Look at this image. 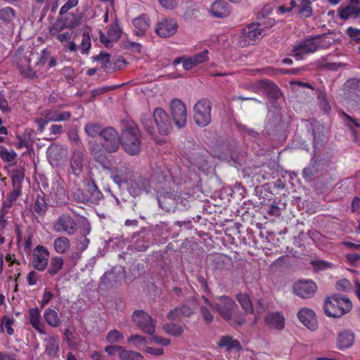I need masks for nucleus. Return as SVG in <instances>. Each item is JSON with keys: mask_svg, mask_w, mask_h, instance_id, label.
<instances>
[{"mask_svg": "<svg viewBox=\"0 0 360 360\" xmlns=\"http://www.w3.org/2000/svg\"><path fill=\"white\" fill-rule=\"evenodd\" d=\"M169 110L175 125L178 128L184 127L187 122L185 104L179 98H173L169 103Z\"/></svg>", "mask_w": 360, "mask_h": 360, "instance_id": "9d476101", "label": "nucleus"}, {"mask_svg": "<svg viewBox=\"0 0 360 360\" xmlns=\"http://www.w3.org/2000/svg\"><path fill=\"white\" fill-rule=\"evenodd\" d=\"M347 34L354 41L360 42V30L349 27L346 30Z\"/></svg>", "mask_w": 360, "mask_h": 360, "instance_id": "bf43d9fd", "label": "nucleus"}, {"mask_svg": "<svg viewBox=\"0 0 360 360\" xmlns=\"http://www.w3.org/2000/svg\"><path fill=\"white\" fill-rule=\"evenodd\" d=\"M64 266V260L61 257L54 256L51 258L49 266L47 273L51 276H55L59 274Z\"/></svg>", "mask_w": 360, "mask_h": 360, "instance_id": "473e14b6", "label": "nucleus"}, {"mask_svg": "<svg viewBox=\"0 0 360 360\" xmlns=\"http://www.w3.org/2000/svg\"><path fill=\"white\" fill-rule=\"evenodd\" d=\"M49 252L42 246L37 245L33 252V266L38 271H44L48 266Z\"/></svg>", "mask_w": 360, "mask_h": 360, "instance_id": "2eb2a0df", "label": "nucleus"}, {"mask_svg": "<svg viewBox=\"0 0 360 360\" xmlns=\"http://www.w3.org/2000/svg\"><path fill=\"white\" fill-rule=\"evenodd\" d=\"M72 198L77 202L98 204L103 198V194L95 182L91 181L87 183L83 188L75 190L72 193Z\"/></svg>", "mask_w": 360, "mask_h": 360, "instance_id": "39448f33", "label": "nucleus"}, {"mask_svg": "<svg viewBox=\"0 0 360 360\" xmlns=\"http://www.w3.org/2000/svg\"><path fill=\"white\" fill-rule=\"evenodd\" d=\"M267 213L274 217H279L281 215L280 208L276 203L270 205Z\"/></svg>", "mask_w": 360, "mask_h": 360, "instance_id": "338daca9", "label": "nucleus"}, {"mask_svg": "<svg viewBox=\"0 0 360 360\" xmlns=\"http://www.w3.org/2000/svg\"><path fill=\"white\" fill-rule=\"evenodd\" d=\"M360 13V1L349 0V4L343 8H340L338 15L341 19L348 20L349 18H355Z\"/></svg>", "mask_w": 360, "mask_h": 360, "instance_id": "aec40b11", "label": "nucleus"}, {"mask_svg": "<svg viewBox=\"0 0 360 360\" xmlns=\"http://www.w3.org/2000/svg\"><path fill=\"white\" fill-rule=\"evenodd\" d=\"M237 308L236 302L228 296L219 297L217 302L214 303V310L225 321H230Z\"/></svg>", "mask_w": 360, "mask_h": 360, "instance_id": "9b49d317", "label": "nucleus"}, {"mask_svg": "<svg viewBox=\"0 0 360 360\" xmlns=\"http://www.w3.org/2000/svg\"><path fill=\"white\" fill-rule=\"evenodd\" d=\"M212 103L207 98L198 100L193 107V118L200 127L207 126L211 122Z\"/></svg>", "mask_w": 360, "mask_h": 360, "instance_id": "423d86ee", "label": "nucleus"}, {"mask_svg": "<svg viewBox=\"0 0 360 360\" xmlns=\"http://www.w3.org/2000/svg\"><path fill=\"white\" fill-rule=\"evenodd\" d=\"M72 34V32L69 30L63 33H58L56 34L57 39L61 43L67 42L68 40L71 39Z\"/></svg>", "mask_w": 360, "mask_h": 360, "instance_id": "0e129e2a", "label": "nucleus"}, {"mask_svg": "<svg viewBox=\"0 0 360 360\" xmlns=\"http://www.w3.org/2000/svg\"><path fill=\"white\" fill-rule=\"evenodd\" d=\"M121 144L124 151L134 155L141 150V141L139 129L134 122H129L122 129L121 134Z\"/></svg>", "mask_w": 360, "mask_h": 360, "instance_id": "7ed1b4c3", "label": "nucleus"}, {"mask_svg": "<svg viewBox=\"0 0 360 360\" xmlns=\"http://www.w3.org/2000/svg\"><path fill=\"white\" fill-rule=\"evenodd\" d=\"M30 60L27 58L21 60L18 65V69L20 72L24 77L28 78H34L37 77V72L31 68L30 64Z\"/></svg>", "mask_w": 360, "mask_h": 360, "instance_id": "4c0bfd02", "label": "nucleus"}, {"mask_svg": "<svg viewBox=\"0 0 360 360\" xmlns=\"http://www.w3.org/2000/svg\"><path fill=\"white\" fill-rule=\"evenodd\" d=\"M237 300L240 304L242 308L247 313H252L253 307L251 300L248 295L240 293L237 295Z\"/></svg>", "mask_w": 360, "mask_h": 360, "instance_id": "a19ab883", "label": "nucleus"}, {"mask_svg": "<svg viewBox=\"0 0 360 360\" xmlns=\"http://www.w3.org/2000/svg\"><path fill=\"white\" fill-rule=\"evenodd\" d=\"M184 316L183 312L180 307H176L169 311L167 319L171 321H177Z\"/></svg>", "mask_w": 360, "mask_h": 360, "instance_id": "4d7b16f0", "label": "nucleus"}, {"mask_svg": "<svg viewBox=\"0 0 360 360\" xmlns=\"http://www.w3.org/2000/svg\"><path fill=\"white\" fill-rule=\"evenodd\" d=\"M24 179V174L20 171H16L15 174L13 175V186H21V183Z\"/></svg>", "mask_w": 360, "mask_h": 360, "instance_id": "e2e57ef3", "label": "nucleus"}, {"mask_svg": "<svg viewBox=\"0 0 360 360\" xmlns=\"http://www.w3.org/2000/svg\"><path fill=\"white\" fill-rule=\"evenodd\" d=\"M127 190L133 196L140 195L142 191L147 193L150 191V182L148 179L141 176H134L128 183Z\"/></svg>", "mask_w": 360, "mask_h": 360, "instance_id": "dca6fc26", "label": "nucleus"}, {"mask_svg": "<svg viewBox=\"0 0 360 360\" xmlns=\"http://www.w3.org/2000/svg\"><path fill=\"white\" fill-rule=\"evenodd\" d=\"M265 322L272 328L282 330L285 326V319L278 312L269 314L265 317Z\"/></svg>", "mask_w": 360, "mask_h": 360, "instance_id": "a878e982", "label": "nucleus"}, {"mask_svg": "<svg viewBox=\"0 0 360 360\" xmlns=\"http://www.w3.org/2000/svg\"><path fill=\"white\" fill-rule=\"evenodd\" d=\"M343 95L347 99L356 100L360 96V79L352 78L343 86Z\"/></svg>", "mask_w": 360, "mask_h": 360, "instance_id": "6ab92c4d", "label": "nucleus"}, {"mask_svg": "<svg viewBox=\"0 0 360 360\" xmlns=\"http://www.w3.org/2000/svg\"><path fill=\"white\" fill-rule=\"evenodd\" d=\"M72 113L69 111L61 110L58 108H52L45 110L43 117L37 119L36 122L39 126V130L42 132L45 126L51 122H63L69 120Z\"/></svg>", "mask_w": 360, "mask_h": 360, "instance_id": "1a4fd4ad", "label": "nucleus"}, {"mask_svg": "<svg viewBox=\"0 0 360 360\" xmlns=\"http://www.w3.org/2000/svg\"><path fill=\"white\" fill-rule=\"evenodd\" d=\"M317 286L311 280H301L295 283L293 286L294 292L302 298L311 297L316 291Z\"/></svg>", "mask_w": 360, "mask_h": 360, "instance_id": "ddd939ff", "label": "nucleus"}, {"mask_svg": "<svg viewBox=\"0 0 360 360\" xmlns=\"http://www.w3.org/2000/svg\"><path fill=\"white\" fill-rule=\"evenodd\" d=\"M29 321L32 327L41 334H44L39 309L37 307L28 310Z\"/></svg>", "mask_w": 360, "mask_h": 360, "instance_id": "393cba45", "label": "nucleus"}, {"mask_svg": "<svg viewBox=\"0 0 360 360\" xmlns=\"http://www.w3.org/2000/svg\"><path fill=\"white\" fill-rule=\"evenodd\" d=\"M159 2L167 9H173L178 4V0H159Z\"/></svg>", "mask_w": 360, "mask_h": 360, "instance_id": "69168bd1", "label": "nucleus"}, {"mask_svg": "<svg viewBox=\"0 0 360 360\" xmlns=\"http://www.w3.org/2000/svg\"><path fill=\"white\" fill-rule=\"evenodd\" d=\"M314 134V146L315 149L318 148L319 146H323V144L326 141V136L319 132L316 133L315 130L313 131Z\"/></svg>", "mask_w": 360, "mask_h": 360, "instance_id": "5fc2aeb1", "label": "nucleus"}, {"mask_svg": "<svg viewBox=\"0 0 360 360\" xmlns=\"http://www.w3.org/2000/svg\"><path fill=\"white\" fill-rule=\"evenodd\" d=\"M125 61L121 56H118L110 61V65H108V72H114L115 70H120L124 68Z\"/></svg>", "mask_w": 360, "mask_h": 360, "instance_id": "09e8293b", "label": "nucleus"}, {"mask_svg": "<svg viewBox=\"0 0 360 360\" xmlns=\"http://www.w3.org/2000/svg\"><path fill=\"white\" fill-rule=\"evenodd\" d=\"M142 125L149 134H154L155 127L161 135L169 134L172 129V120L165 110L156 108L153 110V117L145 114L141 118Z\"/></svg>", "mask_w": 360, "mask_h": 360, "instance_id": "f03ea898", "label": "nucleus"}, {"mask_svg": "<svg viewBox=\"0 0 360 360\" xmlns=\"http://www.w3.org/2000/svg\"><path fill=\"white\" fill-rule=\"evenodd\" d=\"M44 318L47 324L52 327H58L60 324V319L54 309H46L44 314Z\"/></svg>", "mask_w": 360, "mask_h": 360, "instance_id": "f704fd0d", "label": "nucleus"}, {"mask_svg": "<svg viewBox=\"0 0 360 360\" xmlns=\"http://www.w3.org/2000/svg\"><path fill=\"white\" fill-rule=\"evenodd\" d=\"M17 156L16 153L11 150H8L6 148L1 146L0 148V157L6 162H12Z\"/></svg>", "mask_w": 360, "mask_h": 360, "instance_id": "49530a36", "label": "nucleus"}, {"mask_svg": "<svg viewBox=\"0 0 360 360\" xmlns=\"http://www.w3.org/2000/svg\"><path fill=\"white\" fill-rule=\"evenodd\" d=\"M265 30L261 27V25L257 23H251L243 29L240 37L241 46H245L249 44H253L259 41L264 36H265Z\"/></svg>", "mask_w": 360, "mask_h": 360, "instance_id": "6e6552de", "label": "nucleus"}, {"mask_svg": "<svg viewBox=\"0 0 360 360\" xmlns=\"http://www.w3.org/2000/svg\"><path fill=\"white\" fill-rule=\"evenodd\" d=\"M122 279V277L114 271L105 272L101 278V285L106 288L116 287Z\"/></svg>", "mask_w": 360, "mask_h": 360, "instance_id": "c756f323", "label": "nucleus"}, {"mask_svg": "<svg viewBox=\"0 0 360 360\" xmlns=\"http://www.w3.org/2000/svg\"><path fill=\"white\" fill-rule=\"evenodd\" d=\"M76 25V23L70 21V22H67V18L63 17V15H60L58 18L55 23L50 28V34L52 36L58 34L60 33L65 27L72 29Z\"/></svg>", "mask_w": 360, "mask_h": 360, "instance_id": "cd10ccee", "label": "nucleus"}, {"mask_svg": "<svg viewBox=\"0 0 360 360\" xmlns=\"http://www.w3.org/2000/svg\"><path fill=\"white\" fill-rule=\"evenodd\" d=\"M194 64L197 66L201 63L209 60V51L208 50H204L193 56H191Z\"/></svg>", "mask_w": 360, "mask_h": 360, "instance_id": "8fccbe9b", "label": "nucleus"}, {"mask_svg": "<svg viewBox=\"0 0 360 360\" xmlns=\"http://www.w3.org/2000/svg\"><path fill=\"white\" fill-rule=\"evenodd\" d=\"M108 37L110 41H116L121 37V32L117 25H111L108 32Z\"/></svg>", "mask_w": 360, "mask_h": 360, "instance_id": "6e6d98bb", "label": "nucleus"}, {"mask_svg": "<svg viewBox=\"0 0 360 360\" xmlns=\"http://www.w3.org/2000/svg\"><path fill=\"white\" fill-rule=\"evenodd\" d=\"M321 164V161H318L314 158H312L309 165L307 167L304 168L302 171L303 177L306 180L310 181L312 176L319 172V167Z\"/></svg>", "mask_w": 360, "mask_h": 360, "instance_id": "2f4dec72", "label": "nucleus"}, {"mask_svg": "<svg viewBox=\"0 0 360 360\" xmlns=\"http://www.w3.org/2000/svg\"><path fill=\"white\" fill-rule=\"evenodd\" d=\"M45 352L49 356L54 357L59 350L58 338L55 336H48L44 339Z\"/></svg>", "mask_w": 360, "mask_h": 360, "instance_id": "7c9ffc66", "label": "nucleus"}, {"mask_svg": "<svg viewBox=\"0 0 360 360\" xmlns=\"http://www.w3.org/2000/svg\"><path fill=\"white\" fill-rule=\"evenodd\" d=\"M47 204L43 195H38L33 205V210L39 215H43L47 210Z\"/></svg>", "mask_w": 360, "mask_h": 360, "instance_id": "ea45409f", "label": "nucleus"}, {"mask_svg": "<svg viewBox=\"0 0 360 360\" xmlns=\"http://www.w3.org/2000/svg\"><path fill=\"white\" fill-rule=\"evenodd\" d=\"M165 332L173 336H180L183 333V328L181 326L170 323L164 326Z\"/></svg>", "mask_w": 360, "mask_h": 360, "instance_id": "c03bdc74", "label": "nucleus"}, {"mask_svg": "<svg viewBox=\"0 0 360 360\" xmlns=\"http://www.w3.org/2000/svg\"><path fill=\"white\" fill-rule=\"evenodd\" d=\"M354 341V334L350 330H345L340 332L337 340V345L339 349L350 347Z\"/></svg>", "mask_w": 360, "mask_h": 360, "instance_id": "b1692460", "label": "nucleus"}, {"mask_svg": "<svg viewBox=\"0 0 360 360\" xmlns=\"http://www.w3.org/2000/svg\"><path fill=\"white\" fill-rule=\"evenodd\" d=\"M160 207L166 212H174L177 207V199L176 195L167 193L158 198Z\"/></svg>", "mask_w": 360, "mask_h": 360, "instance_id": "5701e85b", "label": "nucleus"}, {"mask_svg": "<svg viewBox=\"0 0 360 360\" xmlns=\"http://www.w3.org/2000/svg\"><path fill=\"white\" fill-rule=\"evenodd\" d=\"M70 245L69 239L65 236L58 237L53 241L54 250L58 254L65 253L69 249Z\"/></svg>", "mask_w": 360, "mask_h": 360, "instance_id": "c9c22d12", "label": "nucleus"}, {"mask_svg": "<svg viewBox=\"0 0 360 360\" xmlns=\"http://www.w3.org/2000/svg\"><path fill=\"white\" fill-rule=\"evenodd\" d=\"M212 310H214V309H210L207 306H200V307L202 319L207 324H210L214 321V316L212 313Z\"/></svg>", "mask_w": 360, "mask_h": 360, "instance_id": "de8ad7c7", "label": "nucleus"}, {"mask_svg": "<svg viewBox=\"0 0 360 360\" xmlns=\"http://www.w3.org/2000/svg\"><path fill=\"white\" fill-rule=\"evenodd\" d=\"M334 39L329 34L310 36L296 43L292 49V56L297 59H302L307 55L321 49H328Z\"/></svg>", "mask_w": 360, "mask_h": 360, "instance_id": "f257e3e1", "label": "nucleus"}, {"mask_svg": "<svg viewBox=\"0 0 360 360\" xmlns=\"http://www.w3.org/2000/svg\"><path fill=\"white\" fill-rule=\"evenodd\" d=\"M178 25L172 19H165L158 22L155 27V32L161 37H169L177 31Z\"/></svg>", "mask_w": 360, "mask_h": 360, "instance_id": "f3484780", "label": "nucleus"}, {"mask_svg": "<svg viewBox=\"0 0 360 360\" xmlns=\"http://www.w3.org/2000/svg\"><path fill=\"white\" fill-rule=\"evenodd\" d=\"M121 350H122V347L115 345H111L105 347V352L110 356L117 353L120 356Z\"/></svg>", "mask_w": 360, "mask_h": 360, "instance_id": "680f3d73", "label": "nucleus"}, {"mask_svg": "<svg viewBox=\"0 0 360 360\" xmlns=\"http://www.w3.org/2000/svg\"><path fill=\"white\" fill-rule=\"evenodd\" d=\"M218 345L219 347H226L227 350L232 349H240L241 348L240 342L236 340H233L231 336H223L220 338Z\"/></svg>", "mask_w": 360, "mask_h": 360, "instance_id": "58836bf2", "label": "nucleus"}, {"mask_svg": "<svg viewBox=\"0 0 360 360\" xmlns=\"http://www.w3.org/2000/svg\"><path fill=\"white\" fill-rule=\"evenodd\" d=\"M297 317L300 322L308 329L315 330L318 327V322L313 310L309 308H303L297 313Z\"/></svg>", "mask_w": 360, "mask_h": 360, "instance_id": "a211bd4d", "label": "nucleus"}, {"mask_svg": "<svg viewBox=\"0 0 360 360\" xmlns=\"http://www.w3.org/2000/svg\"><path fill=\"white\" fill-rule=\"evenodd\" d=\"M238 129L243 132H245L248 135L255 138L258 134L254 129L248 128L246 125L241 123H236Z\"/></svg>", "mask_w": 360, "mask_h": 360, "instance_id": "052dcab7", "label": "nucleus"}, {"mask_svg": "<svg viewBox=\"0 0 360 360\" xmlns=\"http://www.w3.org/2000/svg\"><path fill=\"white\" fill-rule=\"evenodd\" d=\"M132 23L135 29V34L137 36H143L149 28L150 19L147 15L142 14L134 18Z\"/></svg>", "mask_w": 360, "mask_h": 360, "instance_id": "4be33fe9", "label": "nucleus"}, {"mask_svg": "<svg viewBox=\"0 0 360 360\" xmlns=\"http://www.w3.org/2000/svg\"><path fill=\"white\" fill-rule=\"evenodd\" d=\"M119 358L120 360H142L143 356L139 352L132 350H125L124 347H122Z\"/></svg>", "mask_w": 360, "mask_h": 360, "instance_id": "79ce46f5", "label": "nucleus"}, {"mask_svg": "<svg viewBox=\"0 0 360 360\" xmlns=\"http://www.w3.org/2000/svg\"><path fill=\"white\" fill-rule=\"evenodd\" d=\"M105 127L98 123L90 122L84 126V131L86 134L92 138L101 136Z\"/></svg>", "mask_w": 360, "mask_h": 360, "instance_id": "e433bc0d", "label": "nucleus"}, {"mask_svg": "<svg viewBox=\"0 0 360 360\" xmlns=\"http://www.w3.org/2000/svg\"><path fill=\"white\" fill-rule=\"evenodd\" d=\"M14 17V11L10 7H6L0 10V19L10 22Z\"/></svg>", "mask_w": 360, "mask_h": 360, "instance_id": "603ef678", "label": "nucleus"}, {"mask_svg": "<svg viewBox=\"0 0 360 360\" xmlns=\"http://www.w3.org/2000/svg\"><path fill=\"white\" fill-rule=\"evenodd\" d=\"M38 275L36 271H32L27 276V281L30 285H34L37 283Z\"/></svg>", "mask_w": 360, "mask_h": 360, "instance_id": "774afa93", "label": "nucleus"}, {"mask_svg": "<svg viewBox=\"0 0 360 360\" xmlns=\"http://www.w3.org/2000/svg\"><path fill=\"white\" fill-rule=\"evenodd\" d=\"M84 154L79 150H75L70 160L71 169L76 176H79L83 169Z\"/></svg>", "mask_w": 360, "mask_h": 360, "instance_id": "c85d7f7f", "label": "nucleus"}, {"mask_svg": "<svg viewBox=\"0 0 360 360\" xmlns=\"http://www.w3.org/2000/svg\"><path fill=\"white\" fill-rule=\"evenodd\" d=\"M122 338L123 335L121 333L117 330H112L107 333L105 340L109 343L113 344L119 342Z\"/></svg>", "mask_w": 360, "mask_h": 360, "instance_id": "3c124183", "label": "nucleus"}, {"mask_svg": "<svg viewBox=\"0 0 360 360\" xmlns=\"http://www.w3.org/2000/svg\"><path fill=\"white\" fill-rule=\"evenodd\" d=\"M132 321L143 332L153 334L155 331V323L151 316L143 310L133 313Z\"/></svg>", "mask_w": 360, "mask_h": 360, "instance_id": "f8f14e48", "label": "nucleus"}, {"mask_svg": "<svg viewBox=\"0 0 360 360\" xmlns=\"http://www.w3.org/2000/svg\"><path fill=\"white\" fill-rule=\"evenodd\" d=\"M197 306L198 303L194 297H191L186 300L180 307L184 316L189 317L193 315L197 309Z\"/></svg>", "mask_w": 360, "mask_h": 360, "instance_id": "72a5a7b5", "label": "nucleus"}, {"mask_svg": "<svg viewBox=\"0 0 360 360\" xmlns=\"http://www.w3.org/2000/svg\"><path fill=\"white\" fill-rule=\"evenodd\" d=\"M79 0H68V1L61 7L59 15H63L67 13L68 11L75 7L78 4Z\"/></svg>", "mask_w": 360, "mask_h": 360, "instance_id": "13d9d810", "label": "nucleus"}, {"mask_svg": "<svg viewBox=\"0 0 360 360\" xmlns=\"http://www.w3.org/2000/svg\"><path fill=\"white\" fill-rule=\"evenodd\" d=\"M352 307V302L348 298L336 295L328 297L325 302L323 310L328 316L336 318L348 313Z\"/></svg>", "mask_w": 360, "mask_h": 360, "instance_id": "20e7f679", "label": "nucleus"}, {"mask_svg": "<svg viewBox=\"0 0 360 360\" xmlns=\"http://www.w3.org/2000/svg\"><path fill=\"white\" fill-rule=\"evenodd\" d=\"M94 59L99 61L102 64V68L103 70L108 72V68L111 61L110 54L101 52L98 56L94 57Z\"/></svg>", "mask_w": 360, "mask_h": 360, "instance_id": "a18cd8bd", "label": "nucleus"}, {"mask_svg": "<svg viewBox=\"0 0 360 360\" xmlns=\"http://www.w3.org/2000/svg\"><path fill=\"white\" fill-rule=\"evenodd\" d=\"M89 244V240L85 236L77 237V249L80 252L84 251Z\"/></svg>", "mask_w": 360, "mask_h": 360, "instance_id": "864d4df0", "label": "nucleus"}, {"mask_svg": "<svg viewBox=\"0 0 360 360\" xmlns=\"http://www.w3.org/2000/svg\"><path fill=\"white\" fill-rule=\"evenodd\" d=\"M121 136L117 130L112 127H105L100 136V143L102 148L109 153H115L121 144Z\"/></svg>", "mask_w": 360, "mask_h": 360, "instance_id": "0eeeda50", "label": "nucleus"}, {"mask_svg": "<svg viewBox=\"0 0 360 360\" xmlns=\"http://www.w3.org/2000/svg\"><path fill=\"white\" fill-rule=\"evenodd\" d=\"M211 13L214 17L225 18L230 14V9L226 2L216 1L212 5Z\"/></svg>", "mask_w": 360, "mask_h": 360, "instance_id": "bb28decb", "label": "nucleus"}, {"mask_svg": "<svg viewBox=\"0 0 360 360\" xmlns=\"http://www.w3.org/2000/svg\"><path fill=\"white\" fill-rule=\"evenodd\" d=\"M54 231L60 233L64 232L68 235H73L77 229L75 220L68 214L60 216L53 226Z\"/></svg>", "mask_w": 360, "mask_h": 360, "instance_id": "4468645a", "label": "nucleus"}, {"mask_svg": "<svg viewBox=\"0 0 360 360\" xmlns=\"http://www.w3.org/2000/svg\"><path fill=\"white\" fill-rule=\"evenodd\" d=\"M91 46V38L89 33L87 31H84L82 33V39L79 48L80 49L81 53L83 54H87Z\"/></svg>", "mask_w": 360, "mask_h": 360, "instance_id": "37998d69", "label": "nucleus"}, {"mask_svg": "<svg viewBox=\"0 0 360 360\" xmlns=\"http://www.w3.org/2000/svg\"><path fill=\"white\" fill-rule=\"evenodd\" d=\"M290 6L302 18H309L313 13L310 0H291Z\"/></svg>", "mask_w": 360, "mask_h": 360, "instance_id": "412c9836", "label": "nucleus"}]
</instances>
